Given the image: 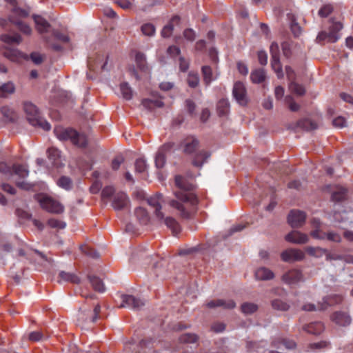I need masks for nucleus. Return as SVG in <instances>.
<instances>
[{
	"instance_id": "f257e3e1",
	"label": "nucleus",
	"mask_w": 353,
	"mask_h": 353,
	"mask_svg": "<svg viewBox=\"0 0 353 353\" xmlns=\"http://www.w3.org/2000/svg\"><path fill=\"white\" fill-rule=\"evenodd\" d=\"M161 203H167L169 206L178 211L179 216L184 219L191 217V209L198 203L197 198L194 194L174 192V198L165 199L161 193H157L153 196Z\"/></svg>"
},
{
	"instance_id": "f03ea898",
	"label": "nucleus",
	"mask_w": 353,
	"mask_h": 353,
	"mask_svg": "<svg viewBox=\"0 0 353 353\" xmlns=\"http://www.w3.org/2000/svg\"><path fill=\"white\" fill-rule=\"evenodd\" d=\"M56 137L61 141L70 140L71 143L79 147L85 148L88 145V139L84 134H80L72 128H64L57 126L54 129Z\"/></svg>"
},
{
	"instance_id": "7ed1b4c3",
	"label": "nucleus",
	"mask_w": 353,
	"mask_h": 353,
	"mask_svg": "<svg viewBox=\"0 0 353 353\" xmlns=\"http://www.w3.org/2000/svg\"><path fill=\"white\" fill-rule=\"evenodd\" d=\"M149 205L154 209V214L159 221L163 222L165 225L170 228L174 235H176L181 232V227L175 219L172 216L165 217L161 211V203L154 196L148 199Z\"/></svg>"
},
{
	"instance_id": "20e7f679",
	"label": "nucleus",
	"mask_w": 353,
	"mask_h": 353,
	"mask_svg": "<svg viewBox=\"0 0 353 353\" xmlns=\"http://www.w3.org/2000/svg\"><path fill=\"white\" fill-rule=\"evenodd\" d=\"M23 110L26 114L28 121L34 127L40 128L45 131L50 129V125L43 117L35 105L31 102L26 101L23 103Z\"/></svg>"
},
{
	"instance_id": "39448f33",
	"label": "nucleus",
	"mask_w": 353,
	"mask_h": 353,
	"mask_svg": "<svg viewBox=\"0 0 353 353\" xmlns=\"http://www.w3.org/2000/svg\"><path fill=\"white\" fill-rule=\"evenodd\" d=\"M101 312V305L97 304L92 311L91 308L87 306L80 307L77 314V321L79 325H83L85 323L92 322L94 323L99 318Z\"/></svg>"
},
{
	"instance_id": "423d86ee",
	"label": "nucleus",
	"mask_w": 353,
	"mask_h": 353,
	"mask_svg": "<svg viewBox=\"0 0 353 353\" xmlns=\"http://www.w3.org/2000/svg\"><path fill=\"white\" fill-rule=\"evenodd\" d=\"M108 55L95 54L88 58V67L90 71L95 73L108 71L110 70L108 67Z\"/></svg>"
},
{
	"instance_id": "0eeeda50",
	"label": "nucleus",
	"mask_w": 353,
	"mask_h": 353,
	"mask_svg": "<svg viewBox=\"0 0 353 353\" xmlns=\"http://www.w3.org/2000/svg\"><path fill=\"white\" fill-rule=\"evenodd\" d=\"M39 203L43 209L50 213L61 214L64 210L63 205L48 196L41 198Z\"/></svg>"
},
{
	"instance_id": "6e6552de",
	"label": "nucleus",
	"mask_w": 353,
	"mask_h": 353,
	"mask_svg": "<svg viewBox=\"0 0 353 353\" xmlns=\"http://www.w3.org/2000/svg\"><path fill=\"white\" fill-rule=\"evenodd\" d=\"M306 214L299 210H292L288 215V223L293 228H301L305 223Z\"/></svg>"
},
{
	"instance_id": "1a4fd4ad",
	"label": "nucleus",
	"mask_w": 353,
	"mask_h": 353,
	"mask_svg": "<svg viewBox=\"0 0 353 353\" xmlns=\"http://www.w3.org/2000/svg\"><path fill=\"white\" fill-rule=\"evenodd\" d=\"M232 94L237 103L245 106L248 103V97L245 85L240 81L236 82L232 90Z\"/></svg>"
},
{
	"instance_id": "9d476101",
	"label": "nucleus",
	"mask_w": 353,
	"mask_h": 353,
	"mask_svg": "<svg viewBox=\"0 0 353 353\" xmlns=\"http://www.w3.org/2000/svg\"><path fill=\"white\" fill-rule=\"evenodd\" d=\"M199 146V139L193 136L187 137L180 143V148H182L183 153L188 155L195 153Z\"/></svg>"
},
{
	"instance_id": "9b49d317",
	"label": "nucleus",
	"mask_w": 353,
	"mask_h": 353,
	"mask_svg": "<svg viewBox=\"0 0 353 353\" xmlns=\"http://www.w3.org/2000/svg\"><path fill=\"white\" fill-rule=\"evenodd\" d=\"M305 257L303 251L299 249L290 248L281 254V258L284 262L294 263L302 261Z\"/></svg>"
},
{
	"instance_id": "f8f14e48",
	"label": "nucleus",
	"mask_w": 353,
	"mask_h": 353,
	"mask_svg": "<svg viewBox=\"0 0 353 353\" xmlns=\"http://www.w3.org/2000/svg\"><path fill=\"white\" fill-rule=\"evenodd\" d=\"M281 280L288 285H295L303 281V275L301 270L292 269L283 274Z\"/></svg>"
},
{
	"instance_id": "ddd939ff",
	"label": "nucleus",
	"mask_w": 353,
	"mask_h": 353,
	"mask_svg": "<svg viewBox=\"0 0 353 353\" xmlns=\"http://www.w3.org/2000/svg\"><path fill=\"white\" fill-rule=\"evenodd\" d=\"M122 303L120 307H130L135 310H139L144 305V302L140 299H137L132 295H121Z\"/></svg>"
},
{
	"instance_id": "4468645a",
	"label": "nucleus",
	"mask_w": 353,
	"mask_h": 353,
	"mask_svg": "<svg viewBox=\"0 0 353 353\" xmlns=\"http://www.w3.org/2000/svg\"><path fill=\"white\" fill-rule=\"evenodd\" d=\"M174 183L176 187L180 189L178 192L192 194V192H190V191L194 189V185L186 177L181 175L175 176Z\"/></svg>"
},
{
	"instance_id": "2eb2a0df",
	"label": "nucleus",
	"mask_w": 353,
	"mask_h": 353,
	"mask_svg": "<svg viewBox=\"0 0 353 353\" xmlns=\"http://www.w3.org/2000/svg\"><path fill=\"white\" fill-rule=\"evenodd\" d=\"M285 240L288 242L294 244H305L309 241V237L306 234L302 233L298 230H292L285 236Z\"/></svg>"
},
{
	"instance_id": "dca6fc26",
	"label": "nucleus",
	"mask_w": 353,
	"mask_h": 353,
	"mask_svg": "<svg viewBox=\"0 0 353 353\" xmlns=\"http://www.w3.org/2000/svg\"><path fill=\"white\" fill-rule=\"evenodd\" d=\"M332 321L339 326H348L352 322L351 316L344 311H336L331 316Z\"/></svg>"
},
{
	"instance_id": "f3484780",
	"label": "nucleus",
	"mask_w": 353,
	"mask_h": 353,
	"mask_svg": "<svg viewBox=\"0 0 353 353\" xmlns=\"http://www.w3.org/2000/svg\"><path fill=\"white\" fill-rule=\"evenodd\" d=\"M129 201L126 194L123 192H119L114 195L112 206L116 210H123L128 205Z\"/></svg>"
},
{
	"instance_id": "a211bd4d",
	"label": "nucleus",
	"mask_w": 353,
	"mask_h": 353,
	"mask_svg": "<svg viewBox=\"0 0 353 353\" xmlns=\"http://www.w3.org/2000/svg\"><path fill=\"white\" fill-rule=\"evenodd\" d=\"M211 152L207 150H200L196 153L192 160V164L196 168H201L203 165L210 157Z\"/></svg>"
},
{
	"instance_id": "6ab92c4d",
	"label": "nucleus",
	"mask_w": 353,
	"mask_h": 353,
	"mask_svg": "<svg viewBox=\"0 0 353 353\" xmlns=\"http://www.w3.org/2000/svg\"><path fill=\"white\" fill-rule=\"evenodd\" d=\"M32 18L36 24V29L39 33L43 34L48 32V29L50 28L51 25L46 19L38 14H33Z\"/></svg>"
},
{
	"instance_id": "aec40b11",
	"label": "nucleus",
	"mask_w": 353,
	"mask_h": 353,
	"mask_svg": "<svg viewBox=\"0 0 353 353\" xmlns=\"http://www.w3.org/2000/svg\"><path fill=\"white\" fill-rule=\"evenodd\" d=\"M332 25L329 28V42L334 43L339 39V32L343 28L341 22H335L330 19Z\"/></svg>"
},
{
	"instance_id": "412c9836",
	"label": "nucleus",
	"mask_w": 353,
	"mask_h": 353,
	"mask_svg": "<svg viewBox=\"0 0 353 353\" xmlns=\"http://www.w3.org/2000/svg\"><path fill=\"white\" fill-rule=\"evenodd\" d=\"M254 276L258 281H268L274 279V274L269 268L261 267L256 270Z\"/></svg>"
},
{
	"instance_id": "4be33fe9",
	"label": "nucleus",
	"mask_w": 353,
	"mask_h": 353,
	"mask_svg": "<svg viewBox=\"0 0 353 353\" xmlns=\"http://www.w3.org/2000/svg\"><path fill=\"white\" fill-rule=\"evenodd\" d=\"M180 19V17L178 15H174V17H172V19L170 20L169 23L163 28L161 32V36L163 38L170 37L172 35V32L174 30V24H179Z\"/></svg>"
},
{
	"instance_id": "5701e85b",
	"label": "nucleus",
	"mask_w": 353,
	"mask_h": 353,
	"mask_svg": "<svg viewBox=\"0 0 353 353\" xmlns=\"http://www.w3.org/2000/svg\"><path fill=\"white\" fill-rule=\"evenodd\" d=\"M347 189L343 187H337L336 190L332 194V201L341 202L347 199Z\"/></svg>"
},
{
	"instance_id": "b1692460",
	"label": "nucleus",
	"mask_w": 353,
	"mask_h": 353,
	"mask_svg": "<svg viewBox=\"0 0 353 353\" xmlns=\"http://www.w3.org/2000/svg\"><path fill=\"white\" fill-rule=\"evenodd\" d=\"M3 56L11 61H17L19 58L23 57L22 53L16 48H7L3 52ZM27 59L26 57H24Z\"/></svg>"
},
{
	"instance_id": "393cba45",
	"label": "nucleus",
	"mask_w": 353,
	"mask_h": 353,
	"mask_svg": "<svg viewBox=\"0 0 353 353\" xmlns=\"http://www.w3.org/2000/svg\"><path fill=\"white\" fill-rule=\"evenodd\" d=\"M8 20L10 23L17 26L19 30L23 33L28 35L31 34L32 29L27 23H25L19 19H16L13 16H9Z\"/></svg>"
},
{
	"instance_id": "a878e982",
	"label": "nucleus",
	"mask_w": 353,
	"mask_h": 353,
	"mask_svg": "<svg viewBox=\"0 0 353 353\" xmlns=\"http://www.w3.org/2000/svg\"><path fill=\"white\" fill-rule=\"evenodd\" d=\"M88 279L91 283L93 289L99 292H103L105 290L104 284L102 280L95 275H88Z\"/></svg>"
},
{
	"instance_id": "bb28decb",
	"label": "nucleus",
	"mask_w": 353,
	"mask_h": 353,
	"mask_svg": "<svg viewBox=\"0 0 353 353\" xmlns=\"http://www.w3.org/2000/svg\"><path fill=\"white\" fill-rule=\"evenodd\" d=\"M303 328L310 334L318 335L323 332L324 326L321 322H316L306 325Z\"/></svg>"
},
{
	"instance_id": "cd10ccee",
	"label": "nucleus",
	"mask_w": 353,
	"mask_h": 353,
	"mask_svg": "<svg viewBox=\"0 0 353 353\" xmlns=\"http://www.w3.org/2000/svg\"><path fill=\"white\" fill-rule=\"evenodd\" d=\"M297 126L305 131H312L317 129L318 125L314 121L304 119L297 122Z\"/></svg>"
},
{
	"instance_id": "c85d7f7f",
	"label": "nucleus",
	"mask_w": 353,
	"mask_h": 353,
	"mask_svg": "<svg viewBox=\"0 0 353 353\" xmlns=\"http://www.w3.org/2000/svg\"><path fill=\"white\" fill-rule=\"evenodd\" d=\"M48 157L52 161V163L54 166L59 167L60 165L59 158L60 151L54 147H51L47 150Z\"/></svg>"
},
{
	"instance_id": "c756f323",
	"label": "nucleus",
	"mask_w": 353,
	"mask_h": 353,
	"mask_svg": "<svg viewBox=\"0 0 353 353\" xmlns=\"http://www.w3.org/2000/svg\"><path fill=\"white\" fill-rule=\"evenodd\" d=\"M143 106L148 110H152L154 108H162L164 103L161 99H144L141 101Z\"/></svg>"
},
{
	"instance_id": "7c9ffc66",
	"label": "nucleus",
	"mask_w": 353,
	"mask_h": 353,
	"mask_svg": "<svg viewBox=\"0 0 353 353\" xmlns=\"http://www.w3.org/2000/svg\"><path fill=\"white\" fill-rule=\"evenodd\" d=\"M15 92V85L12 81H8L0 85V97H6Z\"/></svg>"
},
{
	"instance_id": "2f4dec72",
	"label": "nucleus",
	"mask_w": 353,
	"mask_h": 353,
	"mask_svg": "<svg viewBox=\"0 0 353 353\" xmlns=\"http://www.w3.org/2000/svg\"><path fill=\"white\" fill-rule=\"evenodd\" d=\"M59 277L64 281L70 282L72 283L79 284L81 282V279L76 274L65 271H61Z\"/></svg>"
},
{
	"instance_id": "473e14b6",
	"label": "nucleus",
	"mask_w": 353,
	"mask_h": 353,
	"mask_svg": "<svg viewBox=\"0 0 353 353\" xmlns=\"http://www.w3.org/2000/svg\"><path fill=\"white\" fill-rule=\"evenodd\" d=\"M271 67L276 74V76L279 79L283 78L284 73L283 72L280 57L271 58Z\"/></svg>"
},
{
	"instance_id": "72a5a7b5",
	"label": "nucleus",
	"mask_w": 353,
	"mask_h": 353,
	"mask_svg": "<svg viewBox=\"0 0 353 353\" xmlns=\"http://www.w3.org/2000/svg\"><path fill=\"white\" fill-rule=\"evenodd\" d=\"M134 214L141 223L145 225L149 222L150 216L145 208L142 207L137 208Z\"/></svg>"
},
{
	"instance_id": "f704fd0d",
	"label": "nucleus",
	"mask_w": 353,
	"mask_h": 353,
	"mask_svg": "<svg viewBox=\"0 0 353 353\" xmlns=\"http://www.w3.org/2000/svg\"><path fill=\"white\" fill-rule=\"evenodd\" d=\"M199 336L194 333H185L179 337V341L183 344L194 343L199 341Z\"/></svg>"
},
{
	"instance_id": "c9c22d12",
	"label": "nucleus",
	"mask_w": 353,
	"mask_h": 353,
	"mask_svg": "<svg viewBox=\"0 0 353 353\" xmlns=\"http://www.w3.org/2000/svg\"><path fill=\"white\" fill-rule=\"evenodd\" d=\"M251 80L254 83H260L265 79V72L263 69H256L251 72Z\"/></svg>"
},
{
	"instance_id": "e433bc0d",
	"label": "nucleus",
	"mask_w": 353,
	"mask_h": 353,
	"mask_svg": "<svg viewBox=\"0 0 353 353\" xmlns=\"http://www.w3.org/2000/svg\"><path fill=\"white\" fill-rule=\"evenodd\" d=\"M1 112L3 116L9 121H15L17 116L16 112L9 106L5 105L1 108Z\"/></svg>"
},
{
	"instance_id": "4c0bfd02",
	"label": "nucleus",
	"mask_w": 353,
	"mask_h": 353,
	"mask_svg": "<svg viewBox=\"0 0 353 353\" xmlns=\"http://www.w3.org/2000/svg\"><path fill=\"white\" fill-rule=\"evenodd\" d=\"M230 103L227 99H221L217 104V112L220 117L226 115L229 112Z\"/></svg>"
},
{
	"instance_id": "58836bf2",
	"label": "nucleus",
	"mask_w": 353,
	"mask_h": 353,
	"mask_svg": "<svg viewBox=\"0 0 353 353\" xmlns=\"http://www.w3.org/2000/svg\"><path fill=\"white\" fill-rule=\"evenodd\" d=\"M271 305L274 310L283 312L288 311L290 307V305L288 303L279 299L272 300L271 302Z\"/></svg>"
},
{
	"instance_id": "ea45409f",
	"label": "nucleus",
	"mask_w": 353,
	"mask_h": 353,
	"mask_svg": "<svg viewBox=\"0 0 353 353\" xmlns=\"http://www.w3.org/2000/svg\"><path fill=\"white\" fill-rule=\"evenodd\" d=\"M12 174L18 175L19 178L24 179L29 174L28 170L22 165L14 164L12 165Z\"/></svg>"
},
{
	"instance_id": "a19ab883",
	"label": "nucleus",
	"mask_w": 353,
	"mask_h": 353,
	"mask_svg": "<svg viewBox=\"0 0 353 353\" xmlns=\"http://www.w3.org/2000/svg\"><path fill=\"white\" fill-rule=\"evenodd\" d=\"M121 94L125 100H130L132 98L133 91L127 82L120 84Z\"/></svg>"
},
{
	"instance_id": "79ce46f5",
	"label": "nucleus",
	"mask_w": 353,
	"mask_h": 353,
	"mask_svg": "<svg viewBox=\"0 0 353 353\" xmlns=\"http://www.w3.org/2000/svg\"><path fill=\"white\" fill-rule=\"evenodd\" d=\"M135 61L137 67L142 71L148 69L145 56L142 52H137L135 56Z\"/></svg>"
},
{
	"instance_id": "37998d69",
	"label": "nucleus",
	"mask_w": 353,
	"mask_h": 353,
	"mask_svg": "<svg viewBox=\"0 0 353 353\" xmlns=\"http://www.w3.org/2000/svg\"><path fill=\"white\" fill-rule=\"evenodd\" d=\"M1 40L8 44L13 43H20L22 41V38L19 34H15L12 36L9 34H2L1 36Z\"/></svg>"
},
{
	"instance_id": "c03bdc74",
	"label": "nucleus",
	"mask_w": 353,
	"mask_h": 353,
	"mask_svg": "<svg viewBox=\"0 0 353 353\" xmlns=\"http://www.w3.org/2000/svg\"><path fill=\"white\" fill-rule=\"evenodd\" d=\"M283 344L287 349H294L296 347V343L293 341L287 339H276L272 341V345L274 347L279 348L280 344Z\"/></svg>"
},
{
	"instance_id": "a18cd8bd",
	"label": "nucleus",
	"mask_w": 353,
	"mask_h": 353,
	"mask_svg": "<svg viewBox=\"0 0 353 353\" xmlns=\"http://www.w3.org/2000/svg\"><path fill=\"white\" fill-rule=\"evenodd\" d=\"M302 310L304 311H316V310H325L327 309V305L325 303H318L316 305L312 303H306L301 307Z\"/></svg>"
},
{
	"instance_id": "49530a36",
	"label": "nucleus",
	"mask_w": 353,
	"mask_h": 353,
	"mask_svg": "<svg viewBox=\"0 0 353 353\" xmlns=\"http://www.w3.org/2000/svg\"><path fill=\"white\" fill-rule=\"evenodd\" d=\"M289 89L299 96H303L305 93V90L302 85L297 83L295 81L290 82Z\"/></svg>"
},
{
	"instance_id": "de8ad7c7",
	"label": "nucleus",
	"mask_w": 353,
	"mask_h": 353,
	"mask_svg": "<svg viewBox=\"0 0 353 353\" xmlns=\"http://www.w3.org/2000/svg\"><path fill=\"white\" fill-rule=\"evenodd\" d=\"M203 81L206 85H208L212 81V70L208 65H204L201 68Z\"/></svg>"
},
{
	"instance_id": "09e8293b",
	"label": "nucleus",
	"mask_w": 353,
	"mask_h": 353,
	"mask_svg": "<svg viewBox=\"0 0 353 353\" xmlns=\"http://www.w3.org/2000/svg\"><path fill=\"white\" fill-rule=\"evenodd\" d=\"M241 310L245 314H252L258 310V305L252 303H244L241 305Z\"/></svg>"
},
{
	"instance_id": "8fccbe9b",
	"label": "nucleus",
	"mask_w": 353,
	"mask_h": 353,
	"mask_svg": "<svg viewBox=\"0 0 353 353\" xmlns=\"http://www.w3.org/2000/svg\"><path fill=\"white\" fill-rule=\"evenodd\" d=\"M155 27L152 23H147L141 26V30L142 33L148 37H152L155 33Z\"/></svg>"
},
{
	"instance_id": "3c124183",
	"label": "nucleus",
	"mask_w": 353,
	"mask_h": 353,
	"mask_svg": "<svg viewBox=\"0 0 353 353\" xmlns=\"http://www.w3.org/2000/svg\"><path fill=\"white\" fill-rule=\"evenodd\" d=\"M81 251L84 253L85 255L92 258V259H99L100 256L99 253L90 248H88L85 245L80 246Z\"/></svg>"
},
{
	"instance_id": "603ef678",
	"label": "nucleus",
	"mask_w": 353,
	"mask_h": 353,
	"mask_svg": "<svg viewBox=\"0 0 353 353\" xmlns=\"http://www.w3.org/2000/svg\"><path fill=\"white\" fill-rule=\"evenodd\" d=\"M57 184L65 189V190H70L72 187V181L68 176H61L57 181Z\"/></svg>"
},
{
	"instance_id": "864d4df0",
	"label": "nucleus",
	"mask_w": 353,
	"mask_h": 353,
	"mask_svg": "<svg viewBox=\"0 0 353 353\" xmlns=\"http://www.w3.org/2000/svg\"><path fill=\"white\" fill-rule=\"evenodd\" d=\"M281 49L283 56L286 59H290L292 55V46L289 41H283L281 43Z\"/></svg>"
},
{
	"instance_id": "5fc2aeb1",
	"label": "nucleus",
	"mask_w": 353,
	"mask_h": 353,
	"mask_svg": "<svg viewBox=\"0 0 353 353\" xmlns=\"http://www.w3.org/2000/svg\"><path fill=\"white\" fill-rule=\"evenodd\" d=\"M135 170L138 173H143L146 170L147 165L145 160L140 158L136 160L134 163Z\"/></svg>"
},
{
	"instance_id": "6e6d98bb",
	"label": "nucleus",
	"mask_w": 353,
	"mask_h": 353,
	"mask_svg": "<svg viewBox=\"0 0 353 353\" xmlns=\"http://www.w3.org/2000/svg\"><path fill=\"white\" fill-rule=\"evenodd\" d=\"M165 154L158 151L155 157V165L157 168H162L164 167L166 161Z\"/></svg>"
},
{
	"instance_id": "4d7b16f0",
	"label": "nucleus",
	"mask_w": 353,
	"mask_h": 353,
	"mask_svg": "<svg viewBox=\"0 0 353 353\" xmlns=\"http://www.w3.org/2000/svg\"><path fill=\"white\" fill-rule=\"evenodd\" d=\"M187 82L190 88H194L197 87L199 83V78L196 74H189Z\"/></svg>"
},
{
	"instance_id": "13d9d810",
	"label": "nucleus",
	"mask_w": 353,
	"mask_h": 353,
	"mask_svg": "<svg viewBox=\"0 0 353 353\" xmlns=\"http://www.w3.org/2000/svg\"><path fill=\"white\" fill-rule=\"evenodd\" d=\"M44 57H45L44 55H43L37 52H32L30 54V59L36 65L41 64L44 60Z\"/></svg>"
},
{
	"instance_id": "bf43d9fd",
	"label": "nucleus",
	"mask_w": 353,
	"mask_h": 353,
	"mask_svg": "<svg viewBox=\"0 0 353 353\" xmlns=\"http://www.w3.org/2000/svg\"><path fill=\"white\" fill-rule=\"evenodd\" d=\"M115 189L112 186H106L105 187L101 192V198L102 199H109L112 196L114 195Z\"/></svg>"
},
{
	"instance_id": "052dcab7",
	"label": "nucleus",
	"mask_w": 353,
	"mask_h": 353,
	"mask_svg": "<svg viewBox=\"0 0 353 353\" xmlns=\"http://www.w3.org/2000/svg\"><path fill=\"white\" fill-rule=\"evenodd\" d=\"M48 224L49 226H50L52 228H59V229H63L66 224L65 222L55 219H50L48 221Z\"/></svg>"
},
{
	"instance_id": "680f3d73",
	"label": "nucleus",
	"mask_w": 353,
	"mask_h": 353,
	"mask_svg": "<svg viewBox=\"0 0 353 353\" xmlns=\"http://www.w3.org/2000/svg\"><path fill=\"white\" fill-rule=\"evenodd\" d=\"M271 58L280 57V50L278 43L275 41L271 43L270 47Z\"/></svg>"
},
{
	"instance_id": "e2e57ef3",
	"label": "nucleus",
	"mask_w": 353,
	"mask_h": 353,
	"mask_svg": "<svg viewBox=\"0 0 353 353\" xmlns=\"http://www.w3.org/2000/svg\"><path fill=\"white\" fill-rule=\"evenodd\" d=\"M11 12L13 14H14L20 17H22V18H26V17H28V15H29V12L28 10L21 8L18 7L17 6L12 8L11 10Z\"/></svg>"
},
{
	"instance_id": "0e129e2a",
	"label": "nucleus",
	"mask_w": 353,
	"mask_h": 353,
	"mask_svg": "<svg viewBox=\"0 0 353 353\" xmlns=\"http://www.w3.org/2000/svg\"><path fill=\"white\" fill-rule=\"evenodd\" d=\"M52 35L58 40L64 42L68 43L70 41V38L68 35L63 34L61 32H60L57 30H52Z\"/></svg>"
},
{
	"instance_id": "69168bd1",
	"label": "nucleus",
	"mask_w": 353,
	"mask_h": 353,
	"mask_svg": "<svg viewBox=\"0 0 353 353\" xmlns=\"http://www.w3.org/2000/svg\"><path fill=\"white\" fill-rule=\"evenodd\" d=\"M124 157L122 155H118L112 161L111 167L112 170H117L120 165L124 162Z\"/></svg>"
},
{
	"instance_id": "338daca9",
	"label": "nucleus",
	"mask_w": 353,
	"mask_h": 353,
	"mask_svg": "<svg viewBox=\"0 0 353 353\" xmlns=\"http://www.w3.org/2000/svg\"><path fill=\"white\" fill-rule=\"evenodd\" d=\"M219 301L221 302L219 304V307H221L224 309H233L236 307L235 302L232 299H228V300L219 299Z\"/></svg>"
},
{
	"instance_id": "774afa93",
	"label": "nucleus",
	"mask_w": 353,
	"mask_h": 353,
	"mask_svg": "<svg viewBox=\"0 0 353 353\" xmlns=\"http://www.w3.org/2000/svg\"><path fill=\"white\" fill-rule=\"evenodd\" d=\"M285 70L288 79L290 82L294 81L296 79V74L294 69L290 65H286Z\"/></svg>"
}]
</instances>
